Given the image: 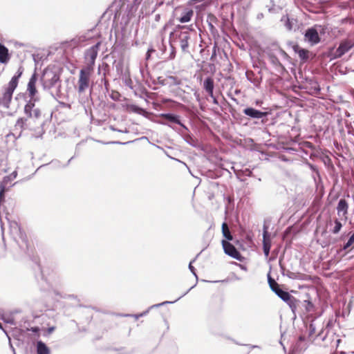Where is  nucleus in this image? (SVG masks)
<instances>
[{
	"mask_svg": "<svg viewBox=\"0 0 354 354\" xmlns=\"http://www.w3.org/2000/svg\"><path fill=\"white\" fill-rule=\"evenodd\" d=\"M104 67L103 66V65H102V66H99V67H98V71H97L98 75H102V73H103V71H104Z\"/></svg>",
	"mask_w": 354,
	"mask_h": 354,
	"instance_id": "nucleus-38",
	"label": "nucleus"
},
{
	"mask_svg": "<svg viewBox=\"0 0 354 354\" xmlns=\"http://www.w3.org/2000/svg\"><path fill=\"white\" fill-rule=\"evenodd\" d=\"M0 227H1V231L3 232V230H4V223H0Z\"/></svg>",
	"mask_w": 354,
	"mask_h": 354,
	"instance_id": "nucleus-45",
	"label": "nucleus"
},
{
	"mask_svg": "<svg viewBox=\"0 0 354 354\" xmlns=\"http://www.w3.org/2000/svg\"><path fill=\"white\" fill-rule=\"evenodd\" d=\"M176 56V49L171 44V53H170V55H169V58L170 59H174Z\"/></svg>",
	"mask_w": 354,
	"mask_h": 354,
	"instance_id": "nucleus-32",
	"label": "nucleus"
},
{
	"mask_svg": "<svg viewBox=\"0 0 354 354\" xmlns=\"http://www.w3.org/2000/svg\"><path fill=\"white\" fill-rule=\"evenodd\" d=\"M103 66L104 67V71L102 73V75L101 77L100 84H101V85L104 84L106 91H109V82L106 79L105 77H106V70L109 68V66L107 64L104 63V64H103Z\"/></svg>",
	"mask_w": 354,
	"mask_h": 354,
	"instance_id": "nucleus-23",
	"label": "nucleus"
},
{
	"mask_svg": "<svg viewBox=\"0 0 354 354\" xmlns=\"http://www.w3.org/2000/svg\"><path fill=\"white\" fill-rule=\"evenodd\" d=\"M43 89L50 93L52 97L58 100L62 96V81L59 75L55 71L46 68L40 78Z\"/></svg>",
	"mask_w": 354,
	"mask_h": 354,
	"instance_id": "nucleus-1",
	"label": "nucleus"
},
{
	"mask_svg": "<svg viewBox=\"0 0 354 354\" xmlns=\"http://www.w3.org/2000/svg\"><path fill=\"white\" fill-rule=\"evenodd\" d=\"M37 354H50V351L44 342L39 341L37 344Z\"/></svg>",
	"mask_w": 354,
	"mask_h": 354,
	"instance_id": "nucleus-22",
	"label": "nucleus"
},
{
	"mask_svg": "<svg viewBox=\"0 0 354 354\" xmlns=\"http://www.w3.org/2000/svg\"><path fill=\"white\" fill-rule=\"evenodd\" d=\"M37 80V75L36 73H33L31 77L29 80L28 84V91L29 93V96L30 97V100H36V98H34L36 93V82Z\"/></svg>",
	"mask_w": 354,
	"mask_h": 354,
	"instance_id": "nucleus-16",
	"label": "nucleus"
},
{
	"mask_svg": "<svg viewBox=\"0 0 354 354\" xmlns=\"http://www.w3.org/2000/svg\"><path fill=\"white\" fill-rule=\"evenodd\" d=\"M214 88V80L211 77H207L203 82V88L208 93L209 97H213Z\"/></svg>",
	"mask_w": 354,
	"mask_h": 354,
	"instance_id": "nucleus-19",
	"label": "nucleus"
},
{
	"mask_svg": "<svg viewBox=\"0 0 354 354\" xmlns=\"http://www.w3.org/2000/svg\"><path fill=\"white\" fill-rule=\"evenodd\" d=\"M268 282H269V284H270V286L271 287L272 286H274V283H276L271 277H268Z\"/></svg>",
	"mask_w": 354,
	"mask_h": 354,
	"instance_id": "nucleus-40",
	"label": "nucleus"
},
{
	"mask_svg": "<svg viewBox=\"0 0 354 354\" xmlns=\"http://www.w3.org/2000/svg\"><path fill=\"white\" fill-rule=\"evenodd\" d=\"M268 282H269V284H270V286L271 287L272 286H274V283H276L271 277H268Z\"/></svg>",
	"mask_w": 354,
	"mask_h": 354,
	"instance_id": "nucleus-41",
	"label": "nucleus"
},
{
	"mask_svg": "<svg viewBox=\"0 0 354 354\" xmlns=\"http://www.w3.org/2000/svg\"><path fill=\"white\" fill-rule=\"evenodd\" d=\"M19 79V77H17L16 75H14L9 82L8 87L15 90L18 85Z\"/></svg>",
	"mask_w": 354,
	"mask_h": 354,
	"instance_id": "nucleus-27",
	"label": "nucleus"
},
{
	"mask_svg": "<svg viewBox=\"0 0 354 354\" xmlns=\"http://www.w3.org/2000/svg\"><path fill=\"white\" fill-rule=\"evenodd\" d=\"M149 57H150V50H149L147 51V57H146V58H147V59H149Z\"/></svg>",
	"mask_w": 354,
	"mask_h": 354,
	"instance_id": "nucleus-46",
	"label": "nucleus"
},
{
	"mask_svg": "<svg viewBox=\"0 0 354 354\" xmlns=\"http://www.w3.org/2000/svg\"><path fill=\"white\" fill-rule=\"evenodd\" d=\"M124 84L130 88H133V82L131 78H126L124 80Z\"/></svg>",
	"mask_w": 354,
	"mask_h": 354,
	"instance_id": "nucleus-33",
	"label": "nucleus"
},
{
	"mask_svg": "<svg viewBox=\"0 0 354 354\" xmlns=\"http://www.w3.org/2000/svg\"><path fill=\"white\" fill-rule=\"evenodd\" d=\"M243 113L253 119H260L268 115L267 112H263L252 107H247L243 109Z\"/></svg>",
	"mask_w": 354,
	"mask_h": 354,
	"instance_id": "nucleus-13",
	"label": "nucleus"
},
{
	"mask_svg": "<svg viewBox=\"0 0 354 354\" xmlns=\"http://www.w3.org/2000/svg\"><path fill=\"white\" fill-rule=\"evenodd\" d=\"M8 190L7 187L0 184V204L4 201L5 192Z\"/></svg>",
	"mask_w": 354,
	"mask_h": 354,
	"instance_id": "nucleus-29",
	"label": "nucleus"
},
{
	"mask_svg": "<svg viewBox=\"0 0 354 354\" xmlns=\"http://www.w3.org/2000/svg\"><path fill=\"white\" fill-rule=\"evenodd\" d=\"M183 296V295H182V296L179 297L177 299H176V300L174 301V302H175V301H178V300L179 299H180ZM173 303H174V301H164V302H162V303H160V304H156V305H153V306H151V308H154V307H159V306H163V305L167 304H173Z\"/></svg>",
	"mask_w": 354,
	"mask_h": 354,
	"instance_id": "nucleus-31",
	"label": "nucleus"
},
{
	"mask_svg": "<svg viewBox=\"0 0 354 354\" xmlns=\"http://www.w3.org/2000/svg\"><path fill=\"white\" fill-rule=\"evenodd\" d=\"M100 44V42H97L86 50L84 56L86 60L87 61V64L85 67H90L91 68L93 69Z\"/></svg>",
	"mask_w": 354,
	"mask_h": 354,
	"instance_id": "nucleus-6",
	"label": "nucleus"
},
{
	"mask_svg": "<svg viewBox=\"0 0 354 354\" xmlns=\"http://www.w3.org/2000/svg\"><path fill=\"white\" fill-rule=\"evenodd\" d=\"M268 227L266 225H264L263 232V249L266 257L269 256L271 248V234L268 232Z\"/></svg>",
	"mask_w": 354,
	"mask_h": 354,
	"instance_id": "nucleus-11",
	"label": "nucleus"
},
{
	"mask_svg": "<svg viewBox=\"0 0 354 354\" xmlns=\"http://www.w3.org/2000/svg\"><path fill=\"white\" fill-rule=\"evenodd\" d=\"M131 110L133 111V112H136V113H140V111H142V109L136 106V105H133L131 106Z\"/></svg>",
	"mask_w": 354,
	"mask_h": 354,
	"instance_id": "nucleus-37",
	"label": "nucleus"
},
{
	"mask_svg": "<svg viewBox=\"0 0 354 354\" xmlns=\"http://www.w3.org/2000/svg\"><path fill=\"white\" fill-rule=\"evenodd\" d=\"M281 21L284 22V26L288 30H296L297 21L294 18H289L288 15L281 17Z\"/></svg>",
	"mask_w": 354,
	"mask_h": 354,
	"instance_id": "nucleus-17",
	"label": "nucleus"
},
{
	"mask_svg": "<svg viewBox=\"0 0 354 354\" xmlns=\"http://www.w3.org/2000/svg\"><path fill=\"white\" fill-rule=\"evenodd\" d=\"M36 100H30L24 106V113L26 115V118L29 120L30 123L35 125H42L41 121V111L36 107L35 102Z\"/></svg>",
	"mask_w": 354,
	"mask_h": 354,
	"instance_id": "nucleus-2",
	"label": "nucleus"
},
{
	"mask_svg": "<svg viewBox=\"0 0 354 354\" xmlns=\"http://www.w3.org/2000/svg\"><path fill=\"white\" fill-rule=\"evenodd\" d=\"M71 159H73V157H72L71 159H69V160H68V162H67L66 165H68L70 163V162H71Z\"/></svg>",
	"mask_w": 354,
	"mask_h": 354,
	"instance_id": "nucleus-49",
	"label": "nucleus"
},
{
	"mask_svg": "<svg viewBox=\"0 0 354 354\" xmlns=\"http://www.w3.org/2000/svg\"><path fill=\"white\" fill-rule=\"evenodd\" d=\"M271 289L280 299L292 308L294 306L293 301L295 300V298L291 296L289 292L281 290L277 283H274V286H271Z\"/></svg>",
	"mask_w": 354,
	"mask_h": 354,
	"instance_id": "nucleus-8",
	"label": "nucleus"
},
{
	"mask_svg": "<svg viewBox=\"0 0 354 354\" xmlns=\"http://www.w3.org/2000/svg\"><path fill=\"white\" fill-rule=\"evenodd\" d=\"M14 91V89L7 86V88L5 90V92L3 93L2 97L0 98L1 106H3L4 108L6 109L9 108Z\"/></svg>",
	"mask_w": 354,
	"mask_h": 354,
	"instance_id": "nucleus-14",
	"label": "nucleus"
},
{
	"mask_svg": "<svg viewBox=\"0 0 354 354\" xmlns=\"http://www.w3.org/2000/svg\"><path fill=\"white\" fill-rule=\"evenodd\" d=\"M24 67L22 66H20L17 70V71L16 72V73L15 74V75H16L17 77H21V75L23 74L24 73Z\"/></svg>",
	"mask_w": 354,
	"mask_h": 354,
	"instance_id": "nucleus-34",
	"label": "nucleus"
},
{
	"mask_svg": "<svg viewBox=\"0 0 354 354\" xmlns=\"http://www.w3.org/2000/svg\"><path fill=\"white\" fill-rule=\"evenodd\" d=\"M194 261V259L193 261H192L189 264V269L190 270V271L192 272V274L196 277V278H197V275H196V271H195V268L194 267L192 266V263Z\"/></svg>",
	"mask_w": 354,
	"mask_h": 354,
	"instance_id": "nucleus-35",
	"label": "nucleus"
},
{
	"mask_svg": "<svg viewBox=\"0 0 354 354\" xmlns=\"http://www.w3.org/2000/svg\"><path fill=\"white\" fill-rule=\"evenodd\" d=\"M147 313H148V310L146 312H144L143 313H141L140 315H136L135 317L136 319H138L140 317H142V316L146 315Z\"/></svg>",
	"mask_w": 354,
	"mask_h": 354,
	"instance_id": "nucleus-43",
	"label": "nucleus"
},
{
	"mask_svg": "<svg viewBox=\"0 0 354 354\" xmlns=\"http://www.w3.org/2000/svg\"><path fill=\"white\" fill-rule=\"evenodd\" d=\"M159 117L167 120V122L160 121L159 122L162 124L167 125L174 129V128L169 123L177 124L185 130H188L187 127L180 122V116L178 115L173 113H161Z\"/></svg>",
	"mask_w": 354,
	"mask_h": 354,
	"instance_id": "nucleus-7",
	"label": "nucleus"
},
{
	"mask_svg": "<svg viewBox=\"0 0 354 354\" xmlns=\"http://www.w3.org/2000/svg\"><path fill=\"white\" fill-rule=\"evenodd\" d=\"M222 233L223 236L228 241L232 240V236L230 233L229 227L227 225V223H223L222 225Z\"/></svg>",
	"mask_w": 354,
	"mask_h": 354,
	"instance_id": "nucleus-25",
	"label": "nucleus"
},
{
	"mask_svg": "<svg viewBox=\"0 0 354 354\" xmlns=\"http://www.w3.org/2000/svg\"><path fill=\"white\" fill-rule=\"evenodd\" d=\"M353 46L354 43L351 40L345 39L342 41L335 52V57L340 58L346 53L348 52Z\"/></svg>",
	"mask_w": 354,
	"mask_h": 354,
	"instance_id": "nucleus-9",
	"label": "nucleus"
},
{
	"mask_svg": "<svg viewBox=\"0 0 354 354\" xmlns=\"http://www.w3.org/2000/svg\"><path fill=\"white\" fill-rule=\"evenodd\" d=\"M154 146H155L156 147H157L158 149H162V148L161 147L158 146V145H154Z\"/></svg>",
	"mask_w": 354,
	"mask_h": 354,
	"instance_id": "nucleus-48",
	"label": "nucleus"
},
{
	"mask_svg": "<svg viewBox=\"0 0 354 354\" xmlns=\"http://www.w3.org/2000/svg\"><path fill=\"white\" fill-rule=\"evenodd\" d=\"M348 204L344 198H341L337 206V212L341 219H347Z\"/></svg>",
	"mask_w": 354,
	"mask_h": 354,
	"instance_id": "nucleus-15",
	"label": "nucleus"
},
{
	"mask_svg": "<svg viewBox=\"0 0 354 354\" xmlns=\"http://www.w3.org/2000/svg\"><path fill=\"white\" fill-rule=\"evenodd\" d=\"M268 57H269V61L274 66H281L279 59L273 54H270Z\"/></svg>",
	"mask_w": 354,
	"mask_h": 354,
	"instance_id": "nucleus-28",
	"label": "nucleus"
},
{
	"mask_svg": "<svg viewBox=\"0 0 354 354\" xmlns=\"http://www.w3.org/2000/svg\"><path fill=\"white\" fill-rule=\"evenodd\" d=\"M194 11L192 10H187L183 13L182 16L178 19L180 23L189 22L193 17Z\"/></svg>",
	"mask_w": 354,
	"mask_h": 354,
	"instance_id": "nucleus-21",
	"label": "nucleus"
},
{
	"mask_svg": "<svg viewBox=\"0 0 354 354\" xmlns=\"http://www.w3.org/2000/svg\"><path fill=\"white\" fill-rule=\"evenodd\" d=\"M336 223V225H335V227H334V229H333V232H334L335 234V233H337V232L340 230V229H341V227H342V224H341V223Z\"/></svg>",
	"mask_w": 354,
	"mask_h": 354,
	"instance_id": "nucleus-36",
	"label": "nucleus"
},
{
	"mask_svg": "<svg viewBox=\"0 0 354 354\" xmlns=\"http://www.w3.org/2000/svg\"><path fill=\"white\" fill-rule=\"evenodd\" d=\"M313 328V324H310V328L311 329Z\"/></svg>",
	"mask_w": 354,
	"mask_h": 354,
	"instance_id": "nucleus-51",
	"label": "nucleus"
},
{
	"mask_svg": "<svg viewBox=\"0 0 354 354\" xmlns=\"http://www.w3.org/2000/svg\"><path fill=\"white\" fill-rule=\"evenodd\" d=\"M182 30H176L170 33V37L174 35L176 39L179 42L180 48L183 52H189V41L190 40V32L188 29H185V26H179Z\"/></svg>",
	"mask_w": 354,
	"mask_h": 354,
	"instance_id": "nucleus-4",
	"label": "nucleus"
},
{
	"mask_svg": "<svg viewBox=\"0 0 354 354\" xmlns=\"http://www.w3.org/2000/svg\"><path fill=\"white\" fill-rule=\"evenodd\" d=\"M167 157H169L170 158H172L169 155L167 154Z\"/></svg>",
	"mask_w": 354,
	"mask_h": 354,
	"instance_id": "nucleus-52",
	"label": "nucleus"
},
{
	"mask_svg": "<svg viewBox=\"0 0 354 354\" xmlns=\"http://www.w3.org/2000/svg\"><path fill=\"white\" fill-rule=\"evenodd\" d=\"M210 97L212 99V102L214 104H216V105L218 104V102L217 99L216 98V97L214 95H213V97Z\"/></svg>",
	"mask_w": 354,
	"mask_h": 354,
	"instance_id": "nucleus-42",
	"label": "nucleus"
},
{
	"mask_svg": "<svg viewBox=\"0 0 354 354\" xmlns=\"http://www.w3.org/2000/svg\"><path fill=\"white\" fill-rule=\"evenodd\" d=\"M299 58L303 61H306L308 59L309 51L304 48H299L297 50Z\"/></svg>",
	"mask_w": 354,
	"mask_h": 354,
	"instance_id": "nucleus-26",
	"label": "nucleus"
},
{
	"mask_svg": "<svg viewBox=\"0 0 354 354\" xmlns=\"http://www.w3.org/2000/svg\"><path fill=\"white\" fill-rule=\"evenodd\" d=\"M257 18L258 19H263V13H259V14L257 15Z\"/></svg>",
	"mask_w": 354,
	"mask_h": 354,
	"instance_id": "nucleus-44",
	"label": "nucleus"
},
{
	"mask_svg": "<svg viewBox=\"0 0 354 354\" xmlns=\"http://www.w3.org/2000/svg\"><path fill=\"white\" fill-rule=\"evenodd\" d=\"M305 40L312 46L316 45L320 41V37L317 30L315 27L308 28L304 34Z\"/></svg>",
	"mask_w": 354,
	"mask_h": 354,
	"instance_id": "nucleus-10",
	"label": "nucleus"
},
{
	"mask_svg": "<svg viewBox=\"0 0 354 354\" xmlns=\"http://www.w3.org/2000/svg\"><path fill=\"white\" fill-rule=\"evenodd\" d=\"M0 328L3 329V326H2V324L1 323H0Z\"/></svg>",
	"mask_w": 354,
	"mask_h": 354,
	"instance_id": "nucleus-50",
	"label": "nucleus"
},
{
	"mask_svg": "<svg viewBox=\"0 0 354 354\" xmlns=\"http://www.w3.org/2000/svg\"><path fill=\"white\" fill-rule=\"evenodd\" d=\"M202 0H192L195 3L201 2Z\"/></svg>",
	"mask_w": 354,
	"mask_h": 354,
	"instance_id": "nucleus-47",
	"label": "nucleus"
},
{
	"mask_svg": "<svg viewBox=\"0 0 354 354\" xmlns=\"http://www.w3.org/2000/svg\"><path fill=\"white\" fill-rule=\"evenodd\" d=\"M16 127H20L23 129H29L30 130H34L35 127H32L31 123L29 122V120L26 118H19L16 122Z\"/></svg>",
	"mask_w": 354,
	"mask_h": 354,
	"instance_id": "nucleus-20",
	"label": "nucleus"
},
{
	"mask_svg": "<svg viewBox=\"0 0 354 354\" xmlns=\"http://www.w3.org/2000/svg\"><path fill=\"white\" fill-rule=\"evenodd\" d=\"M93 71L90 67H84L80 71L77 91L80 93L84 92L90 86V78Z\"/></svg>",
	"mask_w": 354,
	"mask_h": 354,
	"instance_id": "nucleus-5",
	"label": "nucleus"
},
{
	"mask_svg": "<svg viewBox=\"0 0 354 354\" xmlns=\"http://www.w3.org/2000/svg\"><path fill=\"white\" fill-rule=\"evenodd\" d=\"M186 142H187L188 144H189V145H192V146H195V144H194V140H193V139H192V138H190V137L189 138V139H186Z\"/></svg>",
	"mask_w": 354,
	"mask_h": 354,
	"instance_id": "nucleus-39",
	"label": "nucleus"
},
{
	"mask_svg": "<svg viewBox=\"0 0 354 354\" xmlns=\"http://www.w3.org/2000/svg\"><path fill=\"white\" fill-rule=\"evenodd\" d=\"M17 171H14L10 175L6 176L3 178L2 182L0 183L5 186H8V185L14 179L17 178Z\"/></svg>",
	"mask_w": 354,
	"mask_h": 354,
	"instance_id": "nucleus-24",
	"label": "nucleus"
},
{
	"mask_svg": "<svg viewBox=\"0 0 354 354\" xmlns=\"http://www.w3.org/2000/svg\"><path fill=\"white\" fill-rule=\"evenodd\" d=\"M10 234L23 251L28 250V244L26 234L21 231L18 223H8Z\"/></svg>",
	"mask_w": 354,
	"mask_h": 354,
	"instance_id": "nucleus-3",
	"label": "nucleus"
},
{
	"mask_svg": "<svg viewBox=\"0 0 354 354\" xmlns=\"http://www.w3.org/2000/svg\"><path fill=\"white\" fill-rule=\"evenodd\" d=\"M354 243V233L351 236L347 243L345 244L344 248L347 249Z\"/></svg>",
	"mask_w": 354,
	"mask_h": 354,
	"instance_id": "nucleus-30",
	"label": "nucleus"
},
{
	"mask_svg": "<svg viewBox=\"0 0 354 354\" xmlns=\"http://www.w3.org/2000/svg\"><path fill=\"white\" fill-rule=\"evenodd\" d=\"M10 59L8 49L0 43V63L6 64Z\"/></svg>",
	"mask_w": 354,
	"mask_h": 354,
	"instance_id": "nucleus-18",
	"label": "nucleus"
},
{
	"mask_svg": "<svg viewBox=\"0 0 354 354\" xmlns=\"http://www.w3.org/2000/svg\"><path fill=\"white\" fill-rule=\"evenodd\" d=\"M222 245L224 250V252L227 255L230 256L231 257L239 260L241 257V254L235 248V247L230 243L228 241L223 240L222 241Z\"/></svg>",
	"mask_w": 354,
	"mask_h": 354,
	"instance_id": "nucleus-12",
	"label": "nucleus"
},
{
	"mask_svg": "<svg viewBox=\"0 0 354 354\" xmlns=\"http://www.w3.org/2000/svg\"><path fill=\"white\" fill-rule=\"evenodd\" d=\"M228 201H229V203L231 202V199L230 198H228Z\"/></svg>",
	"mask_w": 354,
	"mask_h": 354,
	"instance_id": "nucleus-53",
	"label": "nucleus"
}]
</instances>
